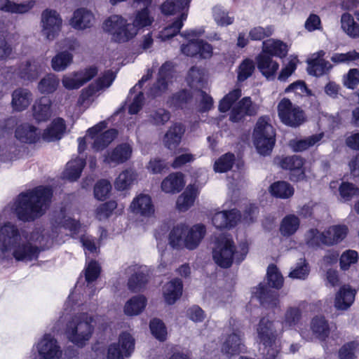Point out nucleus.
Returning a JSON list of instances; mask_svg holds the SVG:
<instances>
[{
  "mask_svg": "<svg viewBox=\"0 0 359 359\" xmlns=\"http://www.w3.org/2000/svg\"><path fill=\"white\" fill-rule=\"evenodd\" d=\"M57 233L53 229L50 233L42 227L28 232L11 222L0 223V263L37 260L41 251L52 244Z\"/></svg>",
  "mask_w": 359,
  "mask_h": 359,
  "instance_id": "obj_1",
  "label": "nucleus"
},
{
  "mask_svg": "<svg viewBox=\"0 0 359 359\" xmlns=\"http://www.w3.org/2000/svg\"><path fill=\"white\" fill-rule=\"evenodd\" d=\"M52 194L50 188L38 187L21 193L13 202L11 208L18 219L22 222L33 221L45 213Z\"/></svg>",
  "mask_w": 359,
  "mask_h": 359,
  "instance_id": "obj_2",
  "label": "nucleus"
},
{
  "mask_svg": "<svg viewBox=\"0 0 359 359\" xmlns=\"http://www.w3.org/2000/svg\"><path fill=\"white\" fill-rule=\"evenodd\" d=\"M248 252L246 243H242L236 248L229 235L221 234L216 238L212 249V257L215 263L222 268L231 266L233 259L242 262Z\"/></svg>",
  "mask_w": 359,
  "mask_h": 359,
  "instance_id": "obj_3",
  "label": "nucleus"
},
{
  "mask_svg": "<svg viewBox=\"0 0 359 359\" xmlns=\"http://www.w3.org/2000/svg\"><path fill=\"white\" fill-rule=\"evenodd\" d=\"M206 233L205 225L195 224L191 227L180 224L175 226L169 234V243L173 248L196 249Z\"/></svg>",
  "mask_w": 359,
  "mask_h": 359,
  "instance_id": "obj_4",
  "label": "nucleus"
},
{
  "mask_svg": "<svg viewBox=\"0 0 359 359\" xmlns=\"http://www.w3.org/2000/svg\"><path fill=\"white\" fill-rule=\"evenodd\" d=\"M276 324L273 321L263 318L257 325V338L259 344L264 346L262 348L264 359H280V347L276 340L283 332L280 327H277Z\"/></svg>",
  "mask_w": 359,
  "mask_h": 359,
  "instance_id": "obj_5",
  "label": "nucleus"
},
{
  "mask_svg": "<svg viewBox=\"0 0 359 359\" xmlns=\"http://www.w3.org/2000/svg\"><path fill=\"white\" fill-rule=\"evenodd\" d=\"M93 317L87 313L73 317L67 324L65 334L67 339L79 347L84 346L93 335Z\"/></svg>",
  "mask_w": 359,
  "mask_h": 359,
  "instance_id": "obj_6",
  "label": "nucleus"
},
{
  "mask_svg": "<svg viewBox=\"0 0 359 359\" xmlns=\"http://www.w3.org/2000/svg\"><path fill=\"white\" fill-rule=\"evenodd\" d=\"M252 141L260 155L268 156L271 153L276 143V133L269 117L259 118L254 128Z\"/></svg>",
  "mask_w": 359,
  "mask_h": 359,
  "instance_id": "obj_7",
  "label": "nucleus"
},
{
  "mask_svg": "<svg viewBox=\"0 0 359 359\" xmlns=\"http://www.w3.org/2000/svg\"><path fill=\"white\" fill-rule=\"evenodd\" d=\"M103 29L113 41L118 43L128 42L138 34L132 22L120 15H112L105 20Z\"/></svg>",
  "mask_w": 359,
  "mask_h": 359,
  "instance_id": "obj_8",
  "label": "nucleus"
},
{
  "mask_svg": "<svg viewBox=\"0 0 359 359\" xmlns=\"http://www.w3.org/2000/svg\"><path fill=\"white\" fill-rule=\"evenodd\" d=\"M62 27V19L55 10L46 9L41 15L42 35L48 41H53L60 34Z\"/></svg>",
  "mask_w": 359,
  "mask_h": 359,
  "instance_id": "obj_9",
  "label": "nucleus"
},
{
  "mask_svg": "<svg viewBox=\"0 0 359 359\" xmlns=\"http://www.w3.org/2000/svg\"><path fill=\"white\" fill-rule=\"evenodd\" d=\"M277 109L278 117L287 126L297 127L304 122L303 111L287 98H283L279 102Z\"/></svg>",
  "mask_w": 359,
  "mask_h": 359,
  "instance_id": "obj_10",
  "label": "nucleus"
},
{
  "mask_svg": "<svg viewBox=\"0 0 359 359\" xmlns=\"http://www.w3.org/2000/svg\"><path fill=\"white\" fill-rule=\"evenodd\" d=\"M106 128L107 123L102 121L88 130V135L93 140V147L96 151L106 148L116 137L117 131L115 129L102 132Z\"/></svg>",
  "mask_w": 359,
  "mask_h": 359,
  "instance_id": "obj_11",
  "label": "nucleus"
},
{
  "mask_svg": "<svg viewBox=\"0 0 359 359\" xmlns=\"http://www.w3.org/2000/svg\"><path fill=\"white\" fill-rule=\"evenodd\" d=\"M97 74V69L91 66L88 68L63 75L62 83L67 90H76L91 80Z\"/></svg>",
  "mask_w": 359,
  "mask_h": 359,
  "instance_id": "obj_12",
  "label": "nucleus"
},
{
  "mask_svg": "<svg viewBox=\"0 0 359 359\" xmlns=\"http://www.w3.org/2000/svg\"><path fill=\"white\" fill-rule=\"evenodd\" d=\"M243 334L238 327L229 328L225 333L222 351L229 355H238L244 351Z\"/></svg>",
  "mask_w": 359,
  "mask_h": 359,
  "instance_id": "obj_13",
  "label": "nucleus"
},
{
  "mask_svg": "<svg viewBox=\"0 0 359 359\" xmlns=\"http://www.w3.org/2000/svg\"><path fill=\"white\" fill-rule=\"evenodd\" d=\"M134 2L142 3L143 8L137 10L133 15L132 24L137 34L140 31L149 29L152 27L155 21V15L149 8L151 0H133Z\"/></svg>",
  "mask_w": 359,
  "mask_h": 359,
  "instance_id": "obj_14",
  "label": "nucleus"
},
{
  "mask_svg": "<svg viewBox=\"0 0 359 359\" xmlns=\"http://www.w3.org/2000/svg\"><path fill=\"white\" fill-rule=\"evenodd\" d=\"M116 75L113 72L109 70L106 72L95 83L90 84L88 88L82 90L80 97L82 102L91 103L100 90L109 88L111 85Z\"/></svg>",
  "mask_w": 359,
  "mask_h": 359,
  "instance_id": "obj_15",
  "label": "nucleus"
},
{
  "mask_svg": "<svg viewBox=\"0 0 359 359\" xmlns=\"http://www.w3.org/2000/svg\"><path fill=\"white\" fill-rule=\"evenodd\" d=\"M135 340L128 332H123L117 344H112L108 349L107 359H123L130 355L134 350Z\"/></svg>",
  "mask_w": 359,
  "mask_h": 359,
  "instance_id": "obj_16",
  "label": "nucleus"
},
{
  "mask_svg": "<svg viewBox=\"0 0 359 359\" xmlns=\"http://www.w3.org/2000/svg\"><path fill=\"white\" fill-rule=\"evenodd\" d=\"M36 348L43 359H60L62 353L57 341L50 334L42 337L36 344Z\"/></svg>",
  "mask_w": 359,
  "mask_h": 359,
  "instance_id": "obj_17",
  "label": "nucleus"
},
{
  "mask_svg": "<svg viewBox=\"0 0 359 359\" xmlns=\"http://www.w3.org/2000/svg\"><path fill=\"white\" fill-rule=\"evenodd\" d=\"M205 33L203 27L196 28L187 30L181 34L185 39L188 41L187 43L181 46V51L183 54L194 57L197 56L199 50L198 38Z\"/></svg>",
  "mask_w": 359,
  "mask_h": 359,
  "instance_id": "obj_18",
  "label": "nucleus"
},
{
  "mask_svg": "<svg viewBox=\"0 0 359 359\" xmlns=\"http://www.w3.org/2000/svg\"><path fill=\"white\" fill-rule=\"evenodd\" d=\"M95 22V17L90 10L80 8L75 10L69 20L70 26L79 31L91 28Z\"/></svg>",
  "mask_w": 359,
  "mask_h": 359,
  "instance_id": "obj_19",
  "label": "nucleus"
},
{
  "mask_svg": "<svg viewBox=\"0 0 359 359\" xmlns=\"http://www.w3.org/2000/svg\"><path fill=\"white\" fill-rule=\"evenodd\" d=\"M130 210L135 215L150 217L154 214V206L148 194H140L135 196L130 205Z\"/></svg>",
  "mask_w": 359,
  "mask_h": 359,
  "instance_id": "obj_20",
  "label": "nucleus"
},
{
  "mask_svg": "<svg viewBox=\"0 0 359 359\" xmlns=\"http://www.w3.org/2000/svg\"><path fill=\"white\" fill-rule=\"evenodd\" d=\"M132 153V146L128 143H122L107 151L104 155V162L113 165L121 164L130 158Z\"/></svg>",
  "mask_w": 359,
  "mask_h": 359,
  "instance_id": "obj_21",
  "label": "nucleus"
},
{
  "mask_svg": "<svg viewBox=\"0 0 359 359\" xmlns=\"http://www.w3.org/2000/svg\"><path fill=\"white\" fill-rule=\"evenodd\" d=\"M280 166L291 171L290 179L293 181H301L305 179L306 175L303 168L304 160L298 156H292L283 158L279 162Z\"/></svg>",
  "mask_w": 359,
  "mask_h": 359,
  "instance_id": "obj_22",
  "label": "nucleus"
},
{
  "mask_svg": "<svg viewBox=\"0 0 359 359\" xmlns=\"http://www.w3.org/2000/svg\"><path fill=\"white\" fill-rule=\"evenodd\" d=\"M325 55V52L321 50L311 55L308 60V72L309 74L320 76L330 71L332 65L330 62L323 59Z\"/></svg>",
  "mask_w": 359,
  "mask_h": 359,
  "instance_id": "obj_23",
  "label": "nucleus"
},
{
  "mask_svg": "<svg viewBox=\"0 0 359 359\" xmlns=\"http://www.w3.org/2000/svg\"><path fill=\"white\" fill-rule=\"evenodd\" d=\"M240 219L239 211L233 209L216 212L212 218V222L217 229H222L234 227Z\"/></svg>",
  "mask_w": 359,
  "mask_h": 359,
  "instance_id": "obj_24",
  "label": "nucleus"
},
{
  "mask_svg": "<svg viewBox=\"0 0 359 359\" xmlns=\"http://www.w3.org/2000/svg\"><path fill=\"white\" fill-rule=\"evenodd\" d=\"M257 111V105L253 104L250 97H246L233 107L229 118L233 122H238L245 115L252 116L256 114Z\"/></svg>",
  "mask_w": 359,
  "mask_h": 359,
  "instance_id": "obj_25",
  "label": "nucleus"
},
{
  "mask_svg": "<svg viewBox=\"0 0 359 359\" xmlns=\"http://www.w3.org/2000/svg\"><path fill=\"white\" fill-rule=\"evenodd\" d=\"M302 318V311L299 306H287L280 321V327L283 332L295 330L299 325Z\"/></svg>",
  "mask_w": 359,
  "mask_h": 359,
  "instance_id": "obj_26",
  "label": "nucleus"
},
{
  "mask_svg": "<svg viewBox=\"0 0 359 359\" xmlns=\"http://www.w3.org/2000/svg\"><path fill=\"white\" fill-rule=\"evenodd\" d=\"M32 109L33 118L37 122L46 121L54 114L52 101L47 97H41L36 100Z\"/></svg>",
  "mask_w": 359,
  "mask_h": 359,
  "instance_id": "obj_27",
  "label": "nucleus"
},
{
  "mask_svg": "<svg viewBox=\"0 0 359 359\" xmlns=\"http://www.w3.org/2000/svg\"><path fill=\"white\" fill-rule=\"evenodd\" d=\"M252 293L264 306L274 308L279 306L278 293L271 290L265 284L260 283Z\"/></svg>",
  "mask_w": 359,
  "mask_h": 359,
  "instance_id": "obj_28",
  "label": "nucleus"
},
{
  "mask_svg": "<svg viewBox=\"0 0 359 359\" xmlns=\"http://www.w3.org/2000/svg\"><path fill=\"white\" fill-rule=\"evenodd\" d=\"M11 107L15 111H22L30 104L33 99L32 93L26 88H18L11 94Z\"/></svg>",
  "mask_w": 359,
  "mask_h": 359,
  "instance_id": "obj_29",
  "label": "nucleus"
},
{
  "mask_svg": "<svg viewBox=\"0 0 359 359\" xmlns=\"http://www.w3.org/2000/svg\"><path fill=\"white\" fill-rule=\"evenodd\" d=\"M145 267L131 266L127 269L128 273H132L128 280V287L133 291H138L142 288L148 280V275Z\"/></svg>",
  "mask_w": 359,
  "mask_h": 359,
  "instance_id": "obj_30",
  "label": "nucleus"
},
{
  "mask_svg": "<svg viewBox=\"0 0 359 359\" xmlns=\"http://www.w3.org/2000/svg\"><path fill=\"white\" fill-rule=\"evenodd\" d=\"M15 138L22 143L32 144L39 139V133L37 128L27 123L18 125L15 131Z\"/></svg>",
  "mask_w": 359,
  "mask_h": 359,
  "instance_id": "obj_31",
  "label": "nucleus"
},
{
  "mask_svg": "<svg viewBox=\"0 0 359 359\" xmlns=\"http://www.w3.org/2000/svg\"><path fill=\"white\" fill-rule=\"evenodd\" d=\"M356 291L349 285L340 287L334 298V307L337 310H347L353 303Z\"/></svg>",
  "mask_w": 359,
  "mask_h": 359,
  "instance_id": "obj_32",
  "label": "nucleus"
},
{
  "mask_svg": "<svg viewBox=\"0 0 359 359\" xmlns=\"http://www.w3.org/2000/svg\"><path fill=\"white\" fill-rule=\"evenodd\" d=\"M137 180V172L133 168H127L121 171L115 179L114 187L118 191L128 190Z\"/></svg>",
  "mask_w": 359,
  "mask_h": 359,
  "instance_id": "obj_33",
  "label": "nucleus"
},
{
  "mask_svg": "<svg viewBox=\"0 0 359 359\" xmlns=\"http://www.w3.org/2000/svg\"><path fill=\"white\" fill-rule=\"evenodd\" d=\"M185 185L184 175L181 172H172L168 175L161 182V190L167 194L180 192Z\"/></svg>",
  "mask_w": 359,
  "mask_h": 359,
  "instance_id": "obj_34",
  "label": "nucleus"
},
{
  "mask_svg": "<svg viewBox=\"0 0 359 359\" xmlns=\"http://www.w3.org/2000/svg\"><path fill=\"white\" fill-rule=\"evenodd\" d=\"M66 130V126L64 119L57 118L54 119L51 124L43 131L42 137L47 142H53L62 138Z\"/></svg>",
  "mask_w": 359,
  "mask_h": 359,
  "instance_id": "obj_35",
  "label": "nucleus"
},
{
  "mask_svg": "<svg viewBox=\"0 0 359 359\" xmlns=\"http://www.w3.org/2000/svg\"><path fill=\"white\" fill-rule=\"evenodd\" d=\"M184 131L182 124L174 123L164 135V145L169 149H175L180 144Z\"/></svg>",
  "mask_w": 359,
  "mask_h": 359,
  "instance_id": "obj_36",
  "label": "nucleus"
},
{
  "mask_svg": "<svg viewBox=\"0 0 359 359\" xmlns=\"http://www.w3.org/2000/svg\"><path fill=\"white\" fill-rule=\"evenodd\" d=\"M323 133L312 135L304 139L292 140L289 142V146L294 152H302L312 147L319 144L320 140L323 137Z\"/></svg>",
  "mask_w": 359,
  "mask_h": 359,
  "instance_id": "obj_37",
  "label": "nucleus"
},
{
  "mask_svg": "<svg viewBox=\"0 0 359 359\" xmlns=\"http://www.w3.org/2000/svg\"><path fill=\"white\" fill-rule=\"evenodd\" d=\"M159 76L154 84V87L151 89V94L154 96L160 95L164 92L168 87V83L171 77L170 65L168 63L162 65L159 70Z\"/></svg>",
  "mask_w": 359,
  "mask_h": 359,
  "instance_id": "obj_38",
  "label": "nucleus"
},
{
  "mask_svg": "<svg viewBox=\"0 0 359 359\" xmlns=\"http://www.w3.org/2000/svg\"><path fill=\"white\" fill-rule=\"evenodd\" d=\"M189 6L188 0H166L161 6V12L164 15H176L179 17L182 13L187 14Z\"/></svg>",
  "mask_w": 359,
  "mask_h": 359,
  "instance_id": "obj_39",
  "label": "nucleus"
},
{
  "mask_svg": "<svg viewBox=\"0 0 359 359\" xmlns=\"http://www.w3.org/2000/svg\"><path fill=\"white\" fill-rule=\"evenodd\" d=\"M42 70V62L38 60H32L21 65L19 69V75L25 80L33 81Z\"/></svg>",
  "mask_w": 359,
  "mask_h": 359,
  "instance_id": "obj_40",
  "label": "nucleus"
},
{
  "mask_svg": "<svg viewBox=\"0 0 359 359\" xmlns=\"http://www.w3.org/2000/svg\"><path fill=\"white\" fill-rule=\"evenodd\" d=\"M257 60V67L264 76L268 79L274 76L279 65L272 59L271 56L262 53L258 55Z\"/></svg>",
  "mask_w": 359,
  "mask_h": 359,
  "instance_id": "obj_41",
  "label": "nucleus"
},
{
  "mask_svg": "<svg viewBox=\"0 0 359 359\" xmlns=\"http://www.w3.org/2000/svg\"><path fill=\"white\" fill-rule=\"evenodd\" d=\"M182 283L180 279H174L163 287V297L168 304H174L182 295Z\"/></svg>",
  "mask_w": 359,
  "mask_h": 359,
  "instance_id": "obj_42",
  "label": "nucleus"
},
{
  "mask_svg": "<svg viewBox=\"0 0 359 359\" xmlns=\"http://www.w3.org/2000/svg\"><path fill=\"white\" fill-rule=\"evenodd\" d=\"M198 189L194 185H189L177 198L176 206L180 211L184 212L191 208L198 195Z\"/></svg>",
  "mask_w": 359,
  "mask_h": 359,
  "instance_id": "obj_43",
  "label": "nucleus"
},
{
  "mask_svg": "<svg viewBox=\"0 0 359 359\" xmlns=\"http://www.w3.org/2000/svg\"><path fill=\"white\" fill-rule=\"evenodd\" d=\"M348 233V228L344 225H336L329 227L325 231L324 245H332L341 242Z\"/></svg>",
  "mask_w": 359,
  "mask_h": 359,
  "instance_id": "obj_44",
  "label": "nucleus"
},
{
  "mask_svg": "<svg viewBox=\"0 0 359 359\" xmlns=\"http://www.w3.org/2000/svg\"><path fill=\"white\" fill-rule=\"evenodd\" d=\"M263 53L269 54L280 58L284 57L287 53V45L280 40L270 39L262 43Z\"/></svg>",
  "mask_w": 359,
  "mask_h": 359,
  "instance_id": "obj_45",
  "label": "nucleus"
},
{
  "mask_svg": "<svg viewBox=\"0 0 359 359\" xmlns=\"http://www.w3.org/2000/svg\"><path fill=\"white\" fill-rule=\"evenodd\" d=\"M269 192L273 197L281 199H287L293 196L294 189L288 182L285 181H278L273 183L269 187Z\"/></svg>",
  "mask_w": 359,
  "mask_h": 359,
  "instance_id": "obj_46",
  "label": "nucleus"
},
{
  "mask_svg": "<svg viewBox=\"0 0 359 359\" xmlns=\"http://www.w3.org/2000/svg\"><path fill=\"white\" fill-rule=\"evenodd\" d=\"M147 305V299L142 295H137L130 298L124 306V313L127 316L140 314Z\"/></svg>",
  "mask_w": 359,
  "mask_h": 359,
  "instance_id": "obj_47",
  "label": "nucleus"
},
{
  "mask_svg": "<svg viewBox=\"0 0 359 359\" xmlns=\"http://www.w3.org/2000/svg\"><path fill=\"white\" fill-rule=\"evenodd\" d=\"M85 165L86 162L81 158H77L69 161L63 172L64 177L70 181L76 180L79 178Z\"/></svg>",
  "mask_w": 359,
  "mask_h": 359,
  "instance_id": "obj_48",
  "label": "nucleus"
},
{
  "mask_svg": "<svg viewBox=\"0 0 359 359\" xmlns=\"http://www.w3.org/2000/svg\"><path fill=\"white\" fill-rule=\"evenodd\" d=\"M300 225V220L297 216L290 214L283 217L280 225V232L283 236H290L294 234Z\"/></svg>",
  "mask_w": 359,
  "mask_h": 359,
  "instance_id": "obj_49",
  "label": "nucleus"
},
{
  "mask_svg": "<svg viewBox=\"0 0 359 359\" xmlns=\"http://www.w3.org/2000/svg\"><path fill=\"white\" fill-rule=\"evenodd\" d=\"M311 329L315 337L321 341L325 340L330 334L329 325L323 316H316L312 319Z\"/></svg>",
  "mask_w": 359,
  "mask_h": 359,
  "instance_id": "obj_50",
  "label": "nucleus"
},
{
  "mask_svg": "<svg viewBox=\"0 0 359 359\" xmlns=\"http://www.w3.org/2000/svg\"><path fill=\"white\" fill-rule=\"evenodd\" d=\"M60 80L54 74H48L38 83V90L41 94L48 95L54 93L58 88Z\"/></svg>",
  "mask_w": 359,
  "mask_h": 359,
  "instance_id": "obj_51",
  "label": "nucleus"
},
{
  "mask_svg": "<svg viewBox=\"0 0 359 359\" xmlns=\"http://www.w3.org/2000/svg\"><path fill=\"white\" fill-rule=\"evenodd\" d=\"M212 16L219 27H227L234 22V17L230 15L229 11L219 5H216L212 8Z\"/></svg>",
  "mask_w": 359,
  "mask_h": 359,
  "instance_id": "obj_52",
  "label": "nucleus"
},
{
  "mask_svg": "<svg viewBox=\"0 0 359 359\" xmlns=\"http://www.w3.org/2000/svg\"><path fill=\"white\" fill-rule=\"evenodd\" d=\"M73 61V55L68 51H61L51 60V67L55 72L65 71Z\"/></svg>",
  "mask_w": 359,
  "mask_h": 359,
  "instance_id": "obj_53",
  "label": "nucleus"
},
{
  "mask_svg": "<svg viewBox=\"0 0 359 359\" xmlns=\"http://www.w3.org/2000/svg\"><path fill=\"white\" fill-rule=\"evenodd\" d=\"M186 19L187 13H182L180 15V17H177V18L171 25L167 26L160 32L158 37L162 41H165L175 36L182 27L183 22Z\"/></svg>",
  "mask_w": 359,
  "mask_h": 359,
  "instance_id": "obj_54",
  "label": "nucleus"
},
{
  "mask_svg": "<svg viewBox=\"0 0 359 359\" xmlns=\"http://www.w3.org/2000/svg\"><path fill=\"white\" fill-rule=\"evenodd\" d=\"M341 27L350 37L359 38V25L351 14L345 13L341 15Z\"/></svg>",
  "mask_w": 359,
  "mask_h": 359,
  "instance_id": "obj_55",
  "label": "nucleus"
},
{
  "mask_svg": "<svg viewBox=\"0 0 359 359\" xmlns=\"http://www.w3.org/2000/svg\"><path fill=\"white\" fill-rule=\"evenodd\" d=\"M33 7L31 2L15 4L10 0H0V10L11 13L22 14L28 12Z\"/></svg>",
  "mask_w": 359,
  "mask_h": 359,
  "instance_id": "obj_56",
  "label": "nucleus"
},
{
  "mask_svg": "<svg viewBox=\"0 0 359 359\" xmlns=\"http://www.w3.org/2000/svg\"><path fill=\"white\" fill-rule=\"evenodd\" d=\"M187 81L192 88L201 89L204 86V72L198 67H192L188 72Z\"/></svg>",
  "mask_w": 359,
  "mask_h": 359,
  "instance_id": "obj_57",
  "label": "nucleus"
},
{
  "mask_svg": "<svg viewBox=\"0 0 359 359\" xmlns=\"http://www.w3.org/2000/svg\"><path fill=\"white\" fill-rule=\"evenodd\" d=\"M234 161L235 156L233 154H225L215 161L213 170L216 172H226L231 169Z\"/></svg>",
  "mask_w": 359,
  "mask_h": 359,
  "instance_id": "obj_58",
  "label": "nucleus"
},
{
  "mask_svg": "<svg viewBox=\"0 0 359 359\" xmlns=\"http://www.w3.org/2000/svg\"><path fill=\"white\" fill-rule=\"evenodd\" d=\"M191 102V95L186 90H182L175 94L168 101L170 106L176 108L184 109L188 107Z\"/></svg>",
  "mask_w": 359,
  "mask_h": 359,
  "instance_id": "obj_59",
  "label": "nucleus"
},
{
  "mask_svg": "<svg viewBox=\"0 0 359 359\" xmlns=\"http://www.w3.org/2000/svg\"><path fill=\"white\" fill-rule=\"evenodd\" d=\"M331 61L334 64H349L359 60V51L353 50L346 53H334L331 58Z\"/></svg>",
  "mask_w": 359,
  "mask_h": 359,
  "instance_id": "obj_60",
  "label": "nucleus"
},
{
  "mask_svg": "<svg viewBox=\"0 0 359 359\" xmlns=\"http://www.w3.org/2000/svg\"><path fill=\"white\" fill-rule=\"evenodd\" d=\"M268 283L269 286L279 289L283 283V278L279 272L277 267L273 265H269L267 269Z\"/></svg>",
  "mask_w": 359,
  "mask_h": 359,
  "instance_id": "obj_61",
  "label": "nucleus"
},
{
  "mask_svg": "<svg viewBox=\"0 0 359 359\" xmlns=\"http://www.w3.org/2000/svg\"><path fill=\"white\" fill-rule=\"evenodd\" d=\"M149 327L152 335L159 341H164L167 336V330L164 323L159 319L150 321Z\"/></svg>",
  "mask_w": 359,
  "mask_h": 359,
  "instance_id": "obj_62",
  "label": "nucleus"
},
{
  "mask_svg": "<svg viewBox=\"0 0 359 359\" xmlns=\"http://www.w3.org/2000/svg\"><path fill=\"white\" fill-rule=\"evenodd\" d=\"M111 190V184L107 180L98 181L94 187V194L96 198L100 201L104 200Z\"/></svg>",
  "mask_w": 359,
  "mask_h": 359,
  "instance_id": "obj_63",
  "label": "nucleus"
},
{
  "mask_svg": "<svg viewBox=\"0 0 359 359\" xmlns=\"http://www.w3.org/2000/svg\"><path fill=\"white\" fill-rule=\"evenodd\" d=\"M241 96V91L235 89L227 94L219 102V109L222 112H226L230 109L233 104Z\"/></svg>",
  "mask_w": 359,
  "mask_h": 359,
  "instance_id": "obj_64",
  "label": "nucleus"
}]
</instances>
